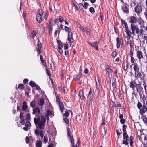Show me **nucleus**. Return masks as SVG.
<instances>
[{
    "instance_id": "f257e3e1",
    "label": "nucleus",
    "mask_w": 147,
    "mask_h": 147,
    "mask_svg": "<svg viewBox=\"0 0 147 147\" xmlns=\"http://www.w3.org/2000/svg\"><path fill=\"white\" fill-rule=\"evenodd\" d=\"M34 120L36 127L34 131L35 134L37 136H40L41 138H43V142L44 143H46L48 141V137L47 135H44L45 131L43 130L46 121L45 117L36 116L34 118Z\"/></svg>"
},
{
    "instance_id": "f03ea898",
    "label": "nucleus",
    "mask_w": 147,
    "mask_h": 147,
    "mask_svg": "<svg viewBox=\"0 0 147 147\" xmlns=\"http://www.w3.org/2000/svg\"><path fill=\"white\" fill-rule=\"evenodd\" d=\"M130 87L132 88L133 90H135L136 88L137 91L139 93L140 97H141V93L143 92V88L140 84H137L134 81H131L130 82Z\"/></svg>"
},
{
    "instance_id": "7ed1b4c3",
    "label": "nucleus",
    "mask_w": 147,
    "mask_h": 147,
    "mask_svg": "<svg viewBox=\"0 0 147 147\" xmlns=\"http://www.w3.org/2000/svg\"><path fill=\"white\" fill-rule=\"evenodd\" d=\"M140 35L143 38L147 41V27L143 26L140 30Z\"/></svg>"
},
{
    "instance_id": "20e7f679",
    "label": "nucleus",
    "mask_w": 147,
    "mask_h": 147,
    "mask_svg": "<svg viewBox=\"0 0 147 147\" xmlns=\"http://www.w3.org/2000/svg\"><path fill=\"white\" fill-rule=\"evenodd\" d=\"M131 27L132 35H134L136 34L138 36L140 30L138 26L134 24H131Z\"/></svg>"
},
{
    "instance_id": "39448f33",
    "label": "nucleus",
    "mask_w": 147,
    "mask_h": 147,
    "mask_svg": "<svg viewBox=\"0 0 147 147\" xmlns=\"http://www.w3.org/2000/svg\"><path fill=\"white\" fill-rule=\"evenodd\" d=\"M147 111V106L144 103L141 108L139 110V113L141 115H143Z\"/></svg>"
},
{
    "instance_id": "423d86ee",
    "label": "nucleus",
    "mask_w": 147,
    "mask_h": 147,
    "mask_svg": "<svg viewBox=\"0 0 147 147\" xmlns=\"http://www.w3.org/2000/svg\"><path fill=\"white\" fill-rule=\"evenodd\" d=\"M54 115V114L53 112L49 110H47V111L45 113V115H42L41 116H44L45 117L46 119V117L48 119L49 118V116H50V117H52Z\"/></svg>"
},
{
    "instance_id": "0eeeda50",
    "label": "nucleus",
    "mask_w": 147,
    "mask_h": 147,
    "mask_svg": "<svg viewBox=\"0 0 147 147\" xmlns=\"http://www.w3.org/2000/svg\"><path fill=\"white\" fill-rule=\"evenodd\" d=\"M136 57L139 60V62L140 63L141 62V59L144 58L142 52L140 51H137Z\"/></svg>"
},
{
    "instance_id": "6e6552de",
    "label": "nucleus",
    "mask_w": 147,
    "mask_h": 147,
    "mask_svg": "<svg viewBox=\"0 0 147 147\" xmlns=\"http://www.w3.org/2000/svg\"><path fill=\"white\" fill-rule=\"evenodd\" d=\"M37 102L38 106L42 108L45 103V102L43 98H40L37 100Z\"/></svg>"
},
{
    "instance_id": "1a4fd4ad",
    "label": "nucleus",
    "mask_w": 147,
    "mask_h": 147,
    "mask_svg": "<svg viewBox=\"0 0 147 147\" xmlns=\"http://www.w3.org/2000/svg\"><path fill=\"white\" fill-rule=\"evenodd\" d=\"M142 7L139 5H137L134 8V10L137 14L140 13L142 11Z\"/></svg>"
},
{
    "instance_id": "9d476101",
    "label": "nucleus",
    "mask_w": 147,
    "mask_h": 147,
    "mask_svg": "<svg viewBox=\"0 0 147 147\" xmlns=\"http://www.w3.org/2000/svg\"><path fill=\"white\" fill-rule=\"evenodd\" d=\"M80 30L82 31L85 32L87 35H90V30L88 29L83 26H81L80 27Z\"/></svg>"
},
{
    "instance_id": "9b49d317",
    "label": "nucleus",
    "mask_w": 147,
    "mask_h": 147,
    "mask_svg": "<svg viewBox=\"0 0 147 147\" xmlns=\"http://www.w3.org/2000/svg\"><path fill=\"white\" fill-rule=\"evenodd\" d=\"M137 20V18L134 16H131L129 18V22L132 24H134Z\"/></svg>"
},
{
    "instance_id": "f8f14e48",
    "label": "nucleus",
    "mask_w": 147,
    "mask_h": 147,
    "mask_svg": "<svg viewBox=\"0 0 147 147\" xmlns=\"http://www.w3.org/2000/svg\"><path fill=\"white\" fill-rule=\"evenodd\" d=\"M73 33L72 32H69L68 33V40L70 43L73 42L74 40L73 38Z\"/></svg>"
},
{
    "instance_id": "ddd939ff",
    "label": "nucleus",
    "mask_w": 147,
    "mask_h": 147,
    "mask_svg": "<svg viewBox=\"0 0 147 147\" xmlns=\"http://www.w3.org/2000/svg\"><path fill=\"white\" fill-rule=\"evenodd\" d=\"M135 76L136 79L138 81L142 80V75L140 72H138L135 73Z\"/></svg>"
},
{
    "instance_id": "4468645a",
    "label": "nucleus",
    "mask_w": 147,
    "mask_h": 147,
    "mask_svg": "<svg viewBox=\"0 0 147 147\" xmlns=\"http://www.w3.org/2000/svg\"><path fill=\"white\" fill-rule=\"evenodd\" d=\"M125 31L127 35V38H130L131 37L132 35V32H131V31L129 30V28L125 29Z\"/></svg>"
},
{
    "instance_id": "2eb2a0df",
    "label": "nucleus",
    "mask_w": 147,
    "mask_h": 147,
    "mask_svg": "<svg viewBox=\"0 0 147 147\" xmlns=\"http://www.w3.org/2000/svg\"><path fill=\"white\" fill-rule=\"evenodd\" d=\"M105 69L107 72L109 74H111L113 71L112 67L109 65H107L106 66Z\"/></svg>"
},
{
    "instance_id": "dca6fc26",
    "label": "nucleus",
    "mask_w": 147,
    "mask_h": 147,
    "mask_svg": "<svg viewBox=\"0 0 147 147\" xmlns=\"http://www.w3.org/2000/svg\"><path fill=\"white\" fill-rule=\"evenodd\" d=\"M89 44L92 47L98 50V46L99 44V43L97 42H94L92 43L89 42Z\"/></svg>"
},
{
    "instance_id": "f3484780",
    "label": "nucleus",
    "mask_w": 147,
    "mask_h": 147,
    "mask_svg": "<svg viewBox=\"0 0 147 147\" xmlns=\"http://www.w3.org/2000/svg\"><path fill=\"white\" fill-rule=\"evenodd\" d=\"M122 9L123 11L125 13H126L127 14L129 13V10L126 5H124L123 7H122Z\"/></svg>"
},
{
    "instance_id": "a211bd4d",
    "label": "nucleus",
    "mask_w": 147,
    "mask_h": 147,
    "mask_svg": "<svg viewBox=\"0 0 147 147\" xmlns=\"http://www.w3.org/2000/svg\"><path fill=\"white\" fill-rule=\"evenodd\" d=\"M79 95L82 100H83L85 98V97L84 96L83 90H81L80 91Z\"/></svg>"
},
{
    "instance_id": "6ab92c4d",
    "label": "nucleus",
    "mask_w": 147,
    "mask_h": 147,
    "mask_svg": "<svg viewBox=\"0 0 147 147\" xmlns=\"http://www.w3.org/2000/svg\"><path fill=\"white\" fill-rule=\"evenodd\" d=\"M28 108V106L27 105V103L25 101H24L23 103V105H22V109L23 111H27L28 110H27Z\"/></svg>"
},
{
    "instance_id": "aec40b11",
    "label": "nucleus",
    "mask_w": 147,
    "mask_h": 147,
    "mask_svg": "<svg viewBox=\"0 0 147 147\" xmlns=\"http://www.w3.org/2000/svg\"><path fill=\"white\" fill-rule=\"evenodd\" d=\"M40 113V109L38 107L34 108L33 110V113L34 114H39Z\"/></svg>"
},
{
    "instance_id": "412c9836",
    "label": "nucleus",
    "mask_w": 147,
    "mask_h": 147,
    "mask_svg": "<svg viewBox=\"0 0 147 147\" xmlns=\"http://www.w3.org/2000/svg\"><path fill=\"white\" fill-rule=\"evenodd\" d=\"M133 68L135 71V73L139 72V68L138 66V65L137 63H135L134 65Z\"/></svg>"
},
{
    "instance_id": "4be33fe9",
    "label": "nucleus",
    "mask_w": 147,
    "mask_h": 147,
    "mask_svg": "<svg viewBox=\"0 0 147 147\" xmlns=\"http://www.w3.org/2000/svg\"><path fill=\"white\" fill-rule=\"evenodd\" d=\"M69 139L71 142V144L72 145V147H78L77 145H74V140L73 137H71Z\"/></svg>"
},
{
    "instance_id": "5701e85b",
    "label": "nucleus",
    "mask_w": 147,
    "mask_h": 147,
    "mask_svg": "<svg viewBox=\"0 0 147 147\" xmlns=\"http://www.w3.org/2000/svg\"><path fill=\"white\" fill-rule=\"evenodd\" d=\"M42 16L40 15H37L36 17V20L38 23H40L42 21Z\"/></svg>"
},
{
    "instance_id": "b1692460",
    "label": "nucleus",
    "mask_w": 147,
    "mask_h": 147,
    "mask_svg": "<svg viewBox=\"0 0 147 147\" xmlns=\"http://www.w3.org/2000/svg\"><path fill=\"white\" fill-rule=\"evenodd\" d=\"M67 134L69 138V139L71 137H73L72 135H71V131L70 130V128L68 127L67 131Z\"/></svg>"
},
{
    "instance_id": "393cba45",
    "label": "nucleus",
    "mask_w": 147,
    "mask_h": 147,
    "mask_svg": "<svg viewBox=\"0 0 147 147\" xmlns=\"http://www.w3.org/2000/svg\"><path fill=\"white\" fill-rule=\"evenodd\" d=\"M42 145V141L40 140L37 141L36 142V147H41Z\"/></svg>"
},
{
    "instance_id": "a878e982",
    "label": "nucleus",
    "mask_w": 147,
    "mask_h": 147,
    "mask_svg": "<svg viewBox=\"0 0 147 147\" xmlns=\"http://www.w3.org/2000/svg\"><path fill=\"white\" fill-rule=\"evenodd\" d=\"M127 38V40L125 39V42L127 45H130V47H131V40H130V38Z\"/></svg>"
},
{
    "instance_id": "bb28decb",
    "label": "nucleus",
    "mask_w": 147,
    "mask_h": 147,
    "mask_svg": "<svg viewBox=\"0 0 147 147\" xmlns=\"http://www.w3.org/2000/svg\"><path fill=\"white\" fill-rule=\"evenodd\" d=\"M123 140L127 139L129 140V138L128 135L127 134V132H124L123 134Z\"/></svg>"
},
{
    "instance_id": "cd10ccee",
    "label": "nucleus",
    "mask_w": 147,
    "mask_h": 147,
    "mask_svg": "<svg viewBox=\"0 0 147 147\" xmlns=\"http://www.w3.org/2000/svg\"><path fill=\"white\" fill-rule=\"evenodd\" d=\"M98 83H97L96 81V87L97 88L98 90H99V91H100V89L101 88V86L100 84V83L99 82V79L98 80Z\"/></svg>"
},
{
    "instance_id": "c85d7f7f",
    "label": "nucleus",
    "mask_w": 147,
    "mask_h": 147,
    "mask_svg": "<svg viewBox=\"0 0 147 147\" xmlns=\"http://www.w3.org/2000/svg\"><path fill=\"white\" fill-rule=\"evenodd\" d=\"M59 106L60 108V109L61 111L63 112V108H64V106L63 104V103L61 102V103H59Z\"/></svg>"
},
{
    "instance_id": "c756f323",
    "label": "nucleus",
    "mask_w": 147,
    "mask_h": 147,
    "mask_svg": "<svg viewBox=\"0 0 147 147\" xmlns=\"http://www.w3.org/2000/svg\"><path fill=\"white\" fill-rule=\"evenodd\" d=\"M146 116L142 118V120L146 126H147V117Z\"/></svg>"
},
{
    "instance_id": "7c9ffc66",
    "label": "nucleus",
    "mask_w": 147,
    "mask_h": 147,
    "mask_svg": "<svg viewBox=\"0 0 147 147\" xmlns=\"http://www.w3.org/2000/svg\"><path fill=\"white\" fill-rule=\"evenodd\" d=\"M38 41L37 43V45L38 47V49H41L42 48V44L39 41L38 38Z\"/></svg>"
},
{
    "instance_id": "2f4dec72",
    "label": "nucleus",
    "mask_w": 147,
    "mask_h": 147,
    "mask_svg": "<svg viewBox=\"0 0 147 147\" xmlns=\"http://www.w3.org/2000/svg\"><path fill=\"white\" fill-rule=\"evenodd\" d=\"M123 27L125 28V29L129 28L127 24L124 21L123 22Z\"/></svg>"
},
{
    "instance_id": "473e14b6",
    "label": "nucleus",
    "mask_w": 147,
    "mask_h": 147,
    "mask_svg": "<svg viewBox=\"0 0 147 147\" xmlns=\"http://www.w3.org/2000/svg\"><path fill=\"white\" fill-rule=\"evenodd\" d=\"M117 44L116 45L117 47L119 48L120 47L119 39V38H117L116 39Z\"/></svg>"
},
{
    "instance_id": "72a5a7b5",
    "label": "nucleus",
    "mask_w": 147,
    "mask_h": 147,
    "mask_svg": "<svg viewBox=\"0 0 147 147\" xmlns=\"http://www.w3.org/2000/svg\"><path fill=\"white\" fill-rule=\"evenodd\" d=\"M29 84L32 87H35L36 85L34 82L32 81H31L29 82Z\"/></svg>"
},
{
    "instance_id": "f704fd0d",
    "label": "nucleus",
    "mask_w": 147,
    "mask_h": 147,
    "mask_svg": "<svg viewBox=\"0 0 147 147\" xmlns=\"http://www.w3.org/2000/svg\"><path fill=\"white\" fill-rule=\"evenodd\" d=\"M35 101L34 99V100L32 101L30 103V106L33 108H34L35 107Z\"/></svg>"
},
{
    "instance_id": "c9c22d12",
    "label": "nucleus",
    "mask_w": 147,
    "mask_h": 147,
    "mask_svg": "<svg viewBox=\"0 0 147 147\" xmlns=\"http://www.w3.org/2000/svg\"><path fill=\"white\" fill-rule=\"evenodd\" d=\"M38 14H37V15H40L42 16L43 14V11L41 9L38 10Z\"/></svg>"
},
{
    "instance_id": "e433bc0d",
    "label": "nucleus",
    "mask_w": 147,
    "mask_h": 147,
    "mask_svg": "<svg viewBox=\"0 0 147 147\" xmlns=\"http://www.w3.org/2000/svg\"><path fill=\"white\" fill-rule=\"evenodd\" d=\"M64 30L65 31L67 32H71V28H70L67 27L66 26H65Z\"/></svg>"
},
{
    "instance_id": "4c0bfd02",
    "label": "nucleus",
    "mask_w": 147,
    "mask_h": 147,
    "mask_svg": "<svg viewBox=\"0 0 147 147\" xmlns=\"http://www.w3.org/2000/svg\"><path fill=\"white\" fill-rule=\"evenodd\" d=\"M137 106L138 108L139 109V110L142 106V104L140 102H138V103Z\"/></svg>"
},
{
    "instance_id": "58836bf2",
    "label": "nucleus",
    "mask_w": 147,
    "mask_h": 147,
    "mask_svg": "<svg viewBox=\"0 0 147 147\" xmlns=\"http://www.w3.org/2000/svg\"><path fill=\"white\" fill-rule=\"evenodd\" d=\"M26 121H27L28 120H30L31 117L30 115V114H27L26 116Z\"/></svg>"
},
{
    "instance_id": "ea45409f",
    "label": "nucleus",
    "mask_w": 147,
    "mask_h": 147,
    "mask_svg": "<svg viewBox=\"0 0 147 147\" xmlns=\"http://www.w3.org/2000/svg\"><path fill=\"white\" fill-rule=\"evenodd\" d=\"M31 125V123L30 122L26 121V123L25 124V126H27L28 127L30 126Z\"/></svg>"
},
{
    "instance_id": "a19ab883",
    "label": "nucleus",
    "mask_w": 147,
    "mask_h": 147,
    "mask_svg": "<svg viewBox=\"0 0 147 147\" xmlns=\"http://www.w3.org/2000/svg\"><path fill=\"white\" fill-rule=\"evenodd\" d=\"M24 87V86L22 84H19L18 85V88L19 89H23Z\"/></svg>"
},
{
    "instance_id": "79ce46f5",
    "label": "nucleus",
    "mask_w": 147,
    "mask_h": 147,
    "mask_svg": "<svg viewBox=\"0 0 147 147\" xmlns=\"http://www.w3.org/2000/svg\"><path fill=\"white\" fill-rule=\"evenodd\" d=\"M128 140H127V139L123 140V144L126 145H128L129 143L128 141Z\"/></svg>"
},
{
    "instance_id": "37998d69",
    "label": "nucleus",
    "mask_w": 147,
    "mask_h": 147,
    "mask_svg": "<svg viewBox=\"0 0 147 147\" xmlns=\"http://www.w3.org/2000/svg\"><path fill=\"white\" fill-rule=\"evenodd\" d=\"M89 11L90 12L92 13H94L95 12L94 9L92 7H91L89 8Z\"/></svg>"
},
{
    "instance_id": "c03bdc74",
    "label": "nucleus",
    "mask_w": 147,
    "mask_h": 147,
    "mask_svg": "<svg viewBox=\"0 0 147 147\" xmlns=\"http://www.w3.org/2000/svg\"><path fill=\"white\" fill-rule=\"evenodd\" d=\"M58 20L61 23L63 22V18L62 16H59L58 18Z\"/></svg>"
},
{
    "instance_id": "a18cd8bd",
    "label": "nucleus",
    "mask_w": 147,
    "mask_h": 147,
    "mask_svg": "<svg viewBox=\"0 0 147 147\" xmlns=\"http://www.w3.org/2000/svg\"><path fill=\"white\" fill-rule=\"evenodd\" d=\"M40 58L41 61V62H42V63H43V64H44V63L45 64V61L43 60V57H42V55H40Z\"/></svg>"
},
{
    "instance_id": "49530a36",
    "label": "nucleus",
    "mask_w": 147,
    "mask_h": 147,
    "mask_svg": "<svg viewBox=\"0 0 147 147\" xmlns=\"http://www.w3.org/2000/svg\"><path fill=\"white\" fill-rule=\"evenodd\" d=\"M126 127H127V126L126 125H123V131L124 132H126Z\"/></svg>"
},
{
    "instance_id": "de8ad7c7",
    "label": "nucleus",
    "mask_w": 147,
    "mask_h": 147,
    "mask_svg": "<svg viewBox=\"0 0 147 147\" xmlns=\"http://www.w3.org/2000/svg\"><path fill=\"white\" fill-rule=\"evenodd\" d=\"M117 55V53L116 51H114L112 53V56L113 57H115Z\"/></svg>"
},
{
    "instance_id": "09e8293b",
    "label": "nucleus",
    "mask_w": 147,
    "mask_h": 147,
    "mask_svg": "<svg viewBox=\"0 0 147 147\" xmlns=\"http://www.w3.org/2000/svg\"><path fill=\"white\" fill-rule=\"evenodd\" d=\"M88 5H89L87 2H85L84 5H83V7H84L85 9H87V6Z\"/></svg>"
},
{
    "instance_id": "8fccbe9b",
    "label": "nucleus",
    "mask_w": 147,
    "mask_h": 147,
    "mask_svg": "<svg viewBox=\"0 0 147 147\" xmlns=\"http://www.w3.org/2000/svg\"><path fill=\"white\" fill-rule=\"evenodd\" d=\"M57 42L58 43V49H61V48H62V47H63V46L62 45V44L61 43H59V42L58 41H57Z\"/></svg>"
},
{
    "instance_id": "3c124183",
    "label": "nucleus",
    "mask_w": 147,
    "mask_h": 147,
    "mask_svg": "<svg viewBox=\"0 0 147 147\" xmlns=\"http://www.w3.org/2000/svg\"><path fill=\"white\" fill-rule=\"evenodd\" d=\"M64 121L67 124H68L69 123V121L68 119L67 118H65L64 119Z\"/></svg>"
},
{
    "instance_id": "603ef678",
    "label": "nucleus",
    "mask_w": 147,
    "mask_h": 147,
    "mask_svg": "<svg viewBox=\"0 0 147 147\" xmlns=\"http://www.w3.org/2000/svg\"><path fill=\"white\" fill-rule=\"evenodd\" d=\"M81 75V74H78L76 76V78L78 80H79L80 78Z\"/></svg>"
},
{
    "instance_id": "864d4df0",
    "label": "nucleus",
    "mask_w": 147,
    "mask_h": 147,
    "mask_svg": "<svg viewBox=\"0 0 147 147\" xmlns=\"http://www.w3.org/2000/svg\"><path fill=\"white\" fill-rule=\"evenodd\" d=\"M25 141L26 143L28 144L29 143V138L28 136H26V138Z\"/></svg>"
},
{
    "instance_id": "5fc2aeb1",
    "label": "nucleus",
    "mask_w": 147,
    "mask_h": 147,
    "mask_svg": "<svg viewBox=\"0 0 147 147\" xmlns=\"http://www.w3.org/2000/svg\"><path fill=\"white\" fill-rule=\"evenodd\" d=\"M133 52L132 50H131L129 52V55L131 57H133Z\"/></svg>"
},
{
    "instance_id": "6e6d98bb",
    "label": "nucleus",
    "mask_w": 147,
    "mask_h": 147,
    "mask_svg": "<svg viewBox=\"0 0 147 147\" xmlns=\"http://www.w3.org/2000/svg\"><path fill=\"white\" fill-rule=\"evenodd\" d=\"M26 119H21V121L20 122L21 123L22 125H24L25 123Z\"/></svg>"
},
{
    "instance_id": "4d7b16f0",
    "label": "nucleus",
    "mask_w": 147,
    "mask_h": 147,
    "mask_svg": "<svg viewBox=\"0 0 147 147\" xmlns=\"http://www.w3.org/2000/svg\"><path fill=\"white\" fill-rule=\"evenodd\" d=\"M69 115V113L68 111H66L64 114V115L66 117H68Z\"/></svg>"
},
{
    "instance_id": "13d9d810",
    "label": "nucleus",
    "mask_w": 147,
    "mask_h": 147,
    "mask_svg": "<svg viewBox=\"0 0 147 147\" xmlns=\"http://www.w3.org/2000/svg\"><path fill=\"white\" fill-rule=\"evenodd\" d=\"M131 57V62L133 64L134 63L135 59H134V57Z\"/></svg>"
},
{
    "instance_id": "bf43d9fd",
    "label": "nucleus",
    "mask_w": 147,
    "mask_h": 147,
    "mask_svg": "<svg viewBox=\"0 0 147 147\" xmlns=\"http://www.w3.org/2000/svg\"><path fill=\"white\" fill-rule=\"evenodd\" d=\"M29 128L28 127L26 126H25V127H24L23 128V130H24L26 131H28L29 130Z\"/></svg>"
},
{
    "instance_id": "052dcab7",
    "label": "nucleus",
    "mask_w": 147,
    "mask_h": 147,
    "mask_svg": "<svg viewBox=\"0 0 147 147\" xmlns=\"http://www.w3.org/2000/svg\"><path fill=\"white\" fill-rule=\"evenodd\" d=\"M116 132L118 135H120L121 134V130H119L118 129L116 130Z\"/></svg>"
},
{
    "instance_id": "680f3d73",
    "label": "nucleus",
    "mask_w": 147,
    "mask_h": 147,
    "mask_svg": "<svg viewBox=\"0 0 147 147\" xmlns=\"http://www.w3.org/2000/svg\"><path fill=\"white\" fill-rule=\"evenodd\" d=\"M20 118L21 119H24V116L23 113H21L20 116Z\"/></svg>"
},
{
    "instance_id": "e2e57ef3",
    "label": "nucleus",
    "mask_w": 147,
    "mask_h": 147,
    "mask_svg": "<svg viewBox=\"0 0 147 147\" xmlns=\"http://www.w3.org/2000/svg\"><path fill=\"white\" fill-rule=\"evenodd\" d=\"M120 122L122 124H124L125 122V121L124 119H123V118L121 119L120 120Z\"/></svg>"
},
{
    "instance_id": "0e129e2a",
    "label": "nucleus",
    "mask_w": 147,
    "mask_h": 147,
    "mask_svg": "<svg viewBox=\"0 0 147 147\" xmlns=\"http://www.w3.org/2000/svg\"><path fill=\"white\" fill-rule=\"evenodd\" d=\"M32 36L33 37H34L36 35V32H34V31H33L32 32Z\"/></svg>"
},
{
    "instance_id": "69168bd1",
    "label": "nucleus",
    "mask_w": 147,
    "mask_h": 147,
    "mask_svg": "<svg viewBox=\"0 0 147 147\" xmlns=\"http://www.w3.org/2000/svg\"><path fill=\"white\" fill-rule=\"evenodd\" d=\"M56 102H57V104H59V103H61L60 102V99L59 98H56Z\"/></svg>"
},
{
    "instance_id": "338daca9",
    "label": "nucleus",
    "mask_w": 147,
    "mask_h": 147,
    "mask_svg": "<svg viewBox=\"0 0 147 147\" xmlns=\"http://www.w3.org/2000/svg\"><path fill=\"white\" fill-rule=\"evenodd\" d=\"M79 7L81 9H82V7H83V5L82 3H80L79 4Z\"/></svg>"
},
{
    "instance_id": "774afa93",
    "label": "nucleus",
    "mask_w": 147,
    "mask_h": 147,
    "mask_svg": "<svg viewBox=\"0 0 147 147\" xmlns=\"http://www.w3.org/2000/svg\"><path fill=\"white\" fill-rule=\"evenodd\" d=\"M28 81V80L27 79H25L23 80V82L24 83H26Z\"/></svg>"
}]
</instances>
